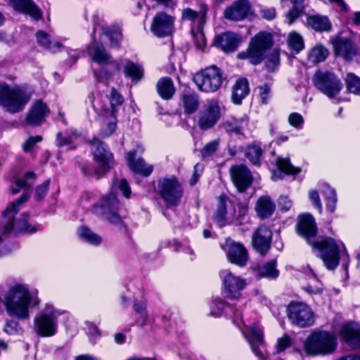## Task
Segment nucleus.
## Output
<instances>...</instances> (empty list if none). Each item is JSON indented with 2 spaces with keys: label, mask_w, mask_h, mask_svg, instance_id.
Wrapping results in <instances>:
<instances>
[{
  "label": "nucleus",
  "mask_w": 360,
  "mask_h": 360,
  "mask_svg": "<svg viewBox=\"0 0 360 360\" xmlns=\"http://www.w3.org/2000/svg\"><path fill=\"white\" fill-rule=\"evenodd\" d=\"M41 303L39 291L27 284L15 283L6 292L3 304L8 316L18 320H28L31 311Z\"/></svg>",
  "instance_id": "obj_1"
},
{
  "label": "nucleus",
  "mask_w": 360,
  "mask_h": 360,
  "mask_svg": "<svg viewBox=\"0 0 360 360\" xmlns=\"http://www.w3.org/2000/svg\"><path fill=\"white\" fill-rule=\"evenodd\" d=\"M94 32L91 34L92 41L89 46V53L92 60L100 64L105 65L110 63V56L103 48L107 40L110 41V46H118L122 34L120 30H111L105 27L104 20L98 15L93 18Z\"/></svg>",
  "instance_id": "obj_2"
},
{
  "label": "nucleus",
  "mask_w": 360,
  "mask_h": 360,
  "mask_svg": "<svg viewBox=\"0 0 360 360\" xmlns=\"http://www.w3.org/2000/svg\"><path fill=\"white\" fill-rule=\"evenodd\" d=\"M310 245L314 252L322 259L328 269L333 270L338 266L340 255L347 262L349 260L346 248L340 240L331 237H319Z\"/></svg>",
  "instance_id": "obj_3"
},
{
  "label": "nucleus",
  "mask_w": 360,
  "mask_h": 360,
  "mask_svg": "<svg viewBox=\"0 0 360 360\" xmlns=\"http://www.w3.org/2000/svg\"><path fill=\"white\" fill-rule=\"evenodd\" d=\"M117 188L122 192L124 197L127 198L130 197L131 190L127 181L124 179L120 181L115 179L112 182L111 193L101 200L100 205H94L92 208V212L95 214L114 224L120 221V217L117 213L119 201L112 193Z\"/></svg>",
  "instance_id": "obj_4"
},
{
  "label": "nucleus",
  "mask_w": 360,
  "mask_h": 360,
  "mask_svg": "<svg viewBox=\"0 0 360 360\" xmlns=\"http://www.w3.org/2000/svg\"><path fill=\"white\" fill-rule=\"evenodd\" d=\"M337 347L335 335L321 330L311 332L303 344L304 352L310 356L330 354L335 351Z\"/></svg>",
  "instance_id": "obj_5"
},
{
  "label": "nucleus",
  "mask_w": 360,
  "mask_h": 360,
  "mask_svg": "<svg viewBox=\"0 0 360 360\" xmlns=\"http://www.w3.org/2000/svg\"><path fill=\"white\" fill-rule=\"evenodd\" d=\"M64 311L56 308L51 303H46L33 320V328L41 337H52L57 333L58 317Z\"/></svg>",
  "instance_id": "obj_6"
},
{
  "label": "nucleus",
  "mask_w": 360,
  "mask_h": 360,
  "mask_svg": "<svg viewBox=\"0 0 360 360\" xmlns=\"http://www.w3.org/2000/svg\"><path fill=\"white\" fill-rule=\"evenodd\" d=\"M90 144L93 148L94 159L98 166L97 167L88 166L86 168L83 167L82 170L85 176H94L98 179L112 167L113 155L104 146L103 143L97 138L92 139L90 141Z\"/></svg>",
  "instance_id": "obj_7"
},
{
  "label": "nucleus",
  "mask_w": 360,
  "mask_h": 360,
  "mask_svg": "<svg viewBox=\"0 0 360 360\" xmlns=\"http://www.w3.org/2000/svg\"><path fill=\"white\" fill-rule=\"evenodd\" d=\"M32 94L20 88H10L0 83V105L6 111L15 113L22 111L29 102Z\"/></svg>",
  "instance_id": "obj_8"
},
{
  "label": "nucleus",
  "mask_w": 360,
  "mask_h": 360,
  "mask_svg": "<svg viewBox=\"0 0 360 360\" xmlns=\"http://www.w3.org/2000/svg\"><path fill=\"white\" fill-rule=\"evenodd\" d=\"M273 44L272 35L270 33L260 32L250 41L246 51L238 54L240 59H248L253 65H257L262 62L267 49Z\"/></svg>",
  "instance_id": "obj_9"
},
{
  "label": "nucleus",
  "mask_w": 360,
  "mask_h": 360,
  "mask_svg": "<svg viewBox=\"0 0 360 360\" xmlns=\"http://www.w3.org/2000/svg\"><path fill=\"white\" fill-rule=\"evenodd\" d=\"M313 81L314 86L328 98L335 99L337 103L343 101L337 98L343 88V84L335 74L329 72L318 71L315 73Z\"/></svg>",
  "instance_id": "obj_10"
},
{
  "label": "nucleus",
  "mask_w": 360,
  "mask_h": 360,
  "mask_svg": "<svg viewBox=\"0 0 360 360\" xmlns=\"http://www.w3.org/2000/svg\"><path fill=\"white\" fill-rule=\"evenodd\" d=\"M193 81L200 91L213 93L221 86L224 77L221 69L211 65L196 73Z\"/></svg>",
  "instance_id": "obj_11"
},
{
  "label": "nucleus",
  "mask_w": 360,
  "mask_h": 360,
  "mask_svg": "<svg viewBox=\"0 0 360 360\" xmlns=\"http://www.w3.org/2000/svg\"><path fill=\"white\" fill-rule=\"evenodd\" d=\"M158 190L160 198L171 206L179 204L184 194L181 183L173 175L160 179Z\"/></svg>",
  "instance_id": "obj_12"
},
{
  "label": "nucleus",
  "mask_w": 360,
  "mask_h": 360,
  "mask_svg": "<svg viewBox=\"0 0 360 360\" xmlns=\"http://www.w3.org/2000/svg\"><path fill=\"white\" fill-rule=\"evenodd\" d=\"M287 315L291 323L300 328L310 327L315 322L314 311L302 302H290L287 307Z\"/></svg>",
  "instance_id": "obj_13"
},
{
  "label": "nucleus",
  "mask_w": 360,
  "mask_h": 360,
  "mask_svg": "<svg viewBox=\"0 0 360 360\" xmlns=\"http://www.w3.org/2000/svg\"><path fill=\"white\" fill-rule=\"evenodd\" d=\"M226 296L231 300H238L242 291L246 288V279L236 276L229 270H222L219 273Z\"/></svg>",
  "instance_id": "obj_14"
},
{
  "label": "nucleus",
  "mask_w": 360,
  "mask_h": 360,
  "mask_svg": "<svg viewBox=\"0 0 360 360\" xmlns=\"http://www.w3.org/2000/svg\"><path fill=\"white\" fill-rule=\"evenodd\" d=\"M229 262L240 267L247 265L249 260L248 252L243 243L236 242L230 238L220 244Z\"/></svg>",
  "instance_id": "obj_15"
},
{
  "label": "nucleus",
  "mask_w": 360,
  "mask_h": 360,
  "mask_svg": "<svg viewBox=\"0 0 360 360\" xmlns=\"http://www.w3.org/2000/svg\"><path fill=\"white\" fill-rule=\"evenodd\" d=\"M221 115V108L216 101H208L199 112L198 124L202 130L212 128Z\"/></svg>",
  "instance_id": "obj_16"
},
{
  "label": "nucleus",
  "mask_w": 360,
  "mask_h": 360,
  "mask_svg": "<svg viewBox=\"0 0 360 360\" xmlns=\"http://www.w3.org/2000/svg\"><path fill=\"white\" fill-rule=\"evenodd\" d=\"M94 110L98 112V120L101 124L100 135L103 137H108L112 135L117 129V116L115 110H109L108 108L99 109L93 103Z\"/></svg>",
  "instance_id": "obj_17"
},
{
  "label": "nucleus",
  "mask_w": 360,
  "mask_h": 360,
  "mask_svg": "<svg viewBox=\"0 0 360 360\" xmlns=\"http://www.w3.org/2000/svg\"><path fill=\"white\" fill-rule=\"evenodd\" d=\"M174 18L164 12L157 13L152 21L150 30L158 37H165L172 34Z\"/></svg>",
  "instance_id": "obj_18"
},
{
  "label": "nucleus",
  "mask_w": 360,
  "mask_h": 360,
  "mask_svg": "<svg viewBox=\"0 0 360 360\" xmlns=\"http://www.w3.org/2000/svg\"><path fill=\"white\" fill-rule=\"evenodd\" d=\"M231 179L240 192H244L252 182V175L249 169L244 165L233 166L230 169Z\"/></svg>",
  "instance_id": "obj_19"
},
{
  "label": "nucleus",
  "mask_w": 360,
  "mask_h": 360,
  "mask_svg": "<svg viewBox=\"0 0 360 360\" xmlns=\"http://www.w3.org/2000/svg\"><path fill=\"white\" fill-rule=\"evenodd\" d=\"M333 46L337 55L342 56L347 60H350L360 54V37L356 47H354L351 40L342 37H338L334 39Z\"/></svg>",
  "instance_id": "obj_20"
},
{
  "label": "nucleus",
  "mask_w": 360,
  "mask_h": 360,
  "mask_svg": "<svg viewBox=\"0 0 360 360\" xmlns=\"http://www.w3.org/2000/svg\"><path fill=\"white\" fill-rule=\"evenodd\" d=\"M244 337L251 346L253 353L259 359H263V354L258 348L264 342L263 331L262 328L256 324L250 326H245V329L241 330Z\"/></svg>",
  "instance_id": "obj_21"
},
{
  "label": "nucleus",
  "mask_w": 360,
  "mask_h": 360,
  "mask_svg": "<svg viewBox=\"0 0 360 360\" xmlns=\"http://www.w3.org/2000/svg\"><path fill=\"white\" fill-rule=\"evenodd\" d=\"M297 229L298 233L304 238L309 244L317 238L316 237L317 229L315 219L309 213L300 216Z\"/></svg>",
  "instance_id": "obj_22"
},
{
  "label": "nucleus",
  "mask_w": 360,
  "mask_h": 360,
  "mask_svg": "<svg viewBox=\"0 0 360 360\" xmlns=\"http://www.w3.org/2000/svg\"><path fill=\"white\" fill-rule=\"evenodd\" d=\"M271 238L272 232L268 227H259L252 236L254 248L260 254L264 255L270 248Z\"/></svg>",
  "instance_id": "obj_23"
},
{
  "label": "nucleus",
  "mask_w": 360,
  "mask_h": 360,
  "mask_svg": "<svg viewBox=\"0 0 360 360\" xmlns=\"http://www.w3.org/2000/svg\"><path fill=\"white\" fill-rule=\"evenodd\" d=\"M143 153V148L138 147L135 150H131L127 153V160L129 167L135 173L141 174L143 176H149L153 170V167L147 165L141 158H136V153Z\"/></svg>",
  "instance_id": "obj_24"
},
{
  "label": "nucleus",
  "mask_w": 360,
  "mask_h": 360,
  "mask_svg": "<svg viewBox=\"0 0 360 360\" xmlns=\"http://www.w3.org/2000/svg\"><path fill=\"white\" fill-rule=\"evenodd\" d=\"M50 113V110L41 100L36 101L31 106L27 115V123L37 126L40 125Z\"/></svg>",
  "instance_id": "obj_25"
},
{
  "label": "nucleus",
  "mask_w": 360,
  "mask_h": 360,
  "mask_svg": "<svg viewBox=\"0 0 360 360\" xmlns=\"http://www.w3.org/2000/svg\"><path fill=\"white\" fill-rule=\"evenodd\" d=\"M250 11L248 0H238L224 11V16L232 20H242L245 18Z\"/></svg>",
  "instance_id": "obj_26"
},
{
  "label": "nucleus",
  "mask_w": 360,
  "mask_h": 360,
  "mask_svg": "<svg viewBox=\"0 0 360 360\" xmlns=\"http://www.w3.org/2000/svg\"><path fill=\"white\" fill-rule=\"evenodd\" d=\"M209 308L210 312L208 313V316H210L218 318L223 314L231 311L235 316L233 322H236V319L238 316L240 317V314L239 311L233 309V308L228 304L225 300L219 297H216L212 299V302L210 303Z\"/></svg>",
  "instance_id": "obj_27"
},
{
  "label": "nucleus",
  "mask_w": 360,
  "mask_h": 360,
  "mask_svg": "<svg viewBox=\"0 0 360 360\" xmlns=\"http://www.w3.org/2000/svg\"><path fill=\"white\" fill-rule=\"evenodd\" d=\"M277 169L272 172L271 179L278 181L282 179L285 174H295L300 172L298 167L292 166L288 158H278L276 160Z\"/></svg>",
  "instance_id": "obj_28"
},
{
  "label": "nucleus",
  "mask_w": 360,
  "mask_h": 360,
  "mask_svg": "<svg viewBox=\"0 0 360 360\" xmlns=\"http://www.w3.org/2000/svg\"><path fill=\"white\" fill-rule=\"evenodd\" d=\"M8 4L15 11L30 15L34 20L41 17L40 11L31 0H9Z\"/></svg>",
  "instance_id": "obj_29"
},
{
  "label": "nucleus",
  "mask_w": 360,
  "mask_h": 360,
  "mask_svg": "<svg viewBox=\"0 0 360 360\" xmlns=\"http://www.w3.org/2000/svg\"><path fill=\"white\" fill-rule=\"evenodd\" d=\"M8 4L15 11L30 15L34 20L41 17L40 11L31 0H9Z\"/></svg>",
  "instance_id": "obj_30"
},
{
  "label": "nucleus",
  "mask_w": 360,
  "mask_h": 360,
  "mask_svg": "<svg viewBox=\"0 0 360 360\" xmlns=\"http://www.w3.org/2000/svg\"><path fill=\"white\" fill-rule=\"evenodd\" d=\"M340 335L352 347L360 346V326L356 323H347L342 326Z\"/></svg>",
  "instance_id": "obj_31"
},
{
  "label": "nucleus",
  "mask_w": 360,
  "mask_h": 360,
  "mask_svg": "<svg viewBox=\"0 0 360 360\" xmlns=\"http://www.w3.org/2000/svg\"><path fill=\"white\" fill-rule=\"evenodd\" d=\"M255 209L258 217L266 219L274 212L276 205L269 195H262L257 200Z\"/></svg>",
  "instance_id": "obj_32"
},
{
  "label": "nucleus",
  "mask_w": 360,
  "mask_h": 360,
  "mask_svg": "<svg viewBox=\"0 0 360 360\" xmlns=\"http://www.w3.org/2000/svg\"><path fill=\"white\" fill-rule=\"evenodd\" d=\"M238 44V35L231 32H226L217 36L214 40L215 46L225 52L234 51Z\"/></svg>",
  "instance_id": "obj_33"
},
{
  "label": "nucleus",
  "mask_w": 360,
  "mask_h": 360,
  "mask_svg": "<svg viewBox=\"0 0 360 360\" xmlns=\"http://www.w3.org/2000/svg\"><path fill=\"white\" fill-rule=\"evenodd\" d=\"M249 84L245 78L238 79L232 87L231 99L235 104H240L249 94Z\"/></svg>",
  "instance_id": "obj_34"
},
{
  "label": "nucleus",
  "mask_w": 360,
  "mask_h": 360,
  "mask_svg": "<svg viewBox=\"0 0 360 360\" xmlns=\"http://www.w3.org/2000/svg\"><path fill=\"white\" fill-rule=\"evenodd\" d=\"M206 11H201L196 12L195 11L186 8L182 11L181 18L183 20H188L192 22V28L204 25L205 22Z\"/></svg>",
  "instance_id": "obj_35"
},
{
  "label": "nucleus",
  "mask_w": 360,
  "mask_h": 360,
  "mask_svg": "<svg viewBox=\"0 0 360 360\" xmlns=\"http://www.w3.org/2000/svg\"><path fill=\"white\" fill-rule=\"evenodd\" d=\"M326 202V210L330 214H333L336 209L338 202L337 193L335 188L330 187L328 184H324L321 191Z\"/></svg>",
  "instance_id": "obj_36"
},
{
  "label": "nucleus",
  "mask_w": 360,
  "mask_h": 360,
  "mask_svg": "<svg viewBox=\"0 0 360 360\" xmlns=\"http://www.w3.org/2000/svg\"><path fill=\"white\" fill-rule=\"evenodd\" d=\"M308 26L318 32H328L331 29V23L326 16L311 15L307 18Z\"/></svg>",
  "instance_id": "obj_37"
},
{
  "label": "nucleus",
  "mask_w": 360,
  "mask_h": 360,
  "mask_svg": "<svg viewBox=\"0 0 360 360\" xmlns=\"http://www.w3.org/2000/svg\"><path fill=\"white\" fill-rule=\"evenodd\" d=\"M157 91L161 98L165 100L170 99L175 92L172 80L169 77H162L157 83Z\"/></svg>",
  "instance_id": "obj_38"
},
{
  "label": "nucleus",
  "mask_w": 360,
  "mask_h": 360,
  "mask_svg": "<svg viewBox=\"0 0 360 360\" xmlns=\"http://www.w3.org/2000/svg\"><path fill=\"white\" fill-rule=\"evenodd\" d=\"M133 309L136 314L137 324L140 326H144L148 320L146 301L144 299L134 300Z\"/></svg>",
  "instance_id": "obj_39"
},
{
  "label": "nucleus",
  "mask_w": 360,
  "mask_h": 360,
  "mask_svg": "<svg viewBox=\"0 0 360 360\" xmlns=\"http://www.w3.org/2000/svg\"><path fill=\"white\" fill-rule=\"evenodd\" d=\"M123 71L127 77L139 81L143 75V68L141 65L130 60H126L123 65Z\"/></svg>",
  "instance_id": "obj_40"
},
{
  "label": "nucleus",
  "mask_w": 360,
  "mask_h": 360,
  "mask_svg": "<svg viewBox=\"0 0 360 360\" xmlns=\"http://www.w3.org/2000/svg\"><path fill=\"white\" fill-rule=\"evenodd\" d=\"M77 235L81 240L92 245H98L102 242L101 236L86 226L79 227L77 229Z\"/></svg>",
  "instance_id": "obj_41"
},
{
  "label": "nucleus",
  "mask_w": 360,
  "mask_h": 360,
  "mask_svg": "<svg viewBox=\"0 0 360 360\" xmlns=\"http://www.w3.org/2000/svg\"><path fill=\"white\" fill-rule=\"evenodd\" d=\"M248 122L246 116L239 119L231 117L227 120L224 124L223 127L229 133H240L244 127L247 126Z\"/></svg>",
  "instance_id": "obj_42"
},
{
  "label": "nucleus",
  "mask_w": 360,
  "mask_h": 360,
  "mask_svg": "<svg viewBox=\"0 0 360 360\" xmlns=\"http://www.w3.org/2000/svg\"><path fill=\"white\" fill-rule=\"evenodd\" d=\"M36 37L39 45L51 51L54 52L62 47V44L60 42H52L49 35L44 31H38L36 34Z\"/></svg>",
  "instance_id": "obj_43"
},
{
  "label": "nucleus",
  "mask_w": 360,
  "mask_h": 360,
  "mask_svg": "<svg viewBox=\"0 0 360 360\" xmlns=\"http://www.w3.org/2000/svg\"><path fill=\"white\" fill-rule=\"evenodd\" d=\"M36 179V174L33 172H27L25 174L24 177L15 181L14 185L11 187V192L16 194L21 188L30 187Z\"/></svg>",
  "instance_id": "obj_44"
},
{
  "label": "nucleus",
  "mask_w": 360,
  "mask_h": 360,
  "mask_svg": "<svg viewBox=\"0 0 360 360\" xmlns=\"http://www.w3.org/2000/svg\"><path fill=\"white\" fill-rule=\"evenodd\" d=\"M214 219L219 227L224 226L226 224V198L220 196L216 212L214 215Z\"/></svg>",
  "instance_id": "obj_45"
},
{
  "label": "nucleus",
  "mask_w": 360,
  "mask_h": 360,
  "mask_svg": "<svg viewBox=\"0 0 360 360\" xmlns=\"http://www.w3.org/2000/svg\"><path fill=\"white\" fill-rule=\"evenodd\" d=\"M287 44L294 53H298L304 48L303 37L297 32H291L287 38Z\"/></svg>",
  "instance_id": "obj_46"
},
{
  "label": "nucleus",
  "mask_w": 360,
  "mask_h": 360,
  "mask_svg": "<svg viewBox=\"0 0 360 360\" xmlns=\"http://www.w3.org/2000/svg\"><path fill=\"white\" fill-rule=\"evenodd\" d=\"M181 101L186 113L192 114L198 108V97L194 93L184 94Z\"/></svg>",
  "instance_id": "obj_47"
},
{
  "label": "nucleus",
  "mask_w": 360,
  "mask_h": 360,
  "mask_svg": "<svg viewBox=\"0 0 360 360\" xmlns=\"http://www.w3.org/2000/svg\"><path fill=\"white\" fill-rule=\"evenodd\" d=\"M263 151L259 146H249L245 150V157L252 165H260Z\"/></svg>",
  "instance_id": "obj_48"
},
{
  "label": "nucleus",
  "mask_w": 360,
  "mask_h": 360,
  "mask_svg": "<svg viewBox=\"0 0 360 360\" xmlns=\"http://www.w3.org/2000/svg\"><path fill=\"white\" fill-rule=\"evenodd\" d=\"M203 26L200 25L199 27L191 28V34L197 49L204 51L207 46V41L203 32Z\"/></svg>",
  "instance_id": "obj_49"
},
{
  "label": "nucleus",
  "mask_w": 360,
  "mask_h": 360,
  "mask_svg": "<svg viewBox=\"0 0 360 360\" xmlns=\"http://www.w3.org/2000/svg\"><path fill=\"white\" fill-rule=\"evenodd\" d=\"M259 274L263 277H267L269 278H276L278 276L279 271L276 269V260H272L262 266L259 269Z\"/></svg>",
  "instance_id": "obj_50"
},
{
  "label": "nucleus",
  "mask_w": 360,
  "mask_h": 360,
  "mask_svg": "<svg viewBox=\"0 0 360 360\" xmlns=\"http://www.w3.org/2000/svg\"><path fill=\"white\" fill-rule=\"evenodd\" d=\"M328 56V51L325 47L316 46L311 50L309 58L313 63H319L323 61Z\"/></svg>",
  "instance_id": "obj_51"
},
{
  "label": "nucleus",
  "mask_w": 360,
  "mask_h": 360,
  "mask_svg": "<svg viewBox=\"0 0 360 360\" xmlns=\"http://www.w3.org/2000/svg\"><path fill=\"white\" fill-rule=\"evenodd\" d=\"M345 83L349 92L360 95V77L353 73H348L345 78Z\"/></svg>",
  "instance_id": "obj_52"
},
{
  "label": "nucleus",
  "mask_w": 360,
  "mask_h": 360,
  "mask_svg": "<svg viewBox=\"0 0 360 360\" xmlns=\"http://www.w3.org/2000/svg\"><path fill=\"white\" fill-rule=\"evenodd\" d=\"M110 102L111 108L109 110H115V114L117 113V107L122 105L124 102V98L114 87L111 89L110 94Z\"/></svg>",
  "instance_id": "obj_53"
},
{
  "label": "nucleus",
  "mask_w": 360,
  "mask_h": 360,
  "mask_svg": "<svg viewBox=\"0 0 360 360\" xmlns=\"http://www.w3.org/2000/svg\"><path fill=\"white\" fill-rule=\"evenodd\" d=\"M288 121L290 126L297 130L302 129L304 127V117L298 112L290 113L288 116Z\"/></svg>",
  "instance_id": "obj_54"
},
{
  "label": "nucleus",
  "mask_w": 360,
  "mask_h": 360,
  "mask_svg": "<svg viewBox=\"0 0 360 360\" xmlns=\"http://www.w3.org/2000/svg\"><path fill=\"white\" fill-rule=\"evenodd\" d=\"M219 140H214L207 143L201 150L200 153L202 158H207L212 155L217 150L219 146Z\"/></svg>",
  "instance_id": "obj_55"
},
{
  "label": "nucleus",
  "mask_w": 360,
  "mask_h": 360,
  "mask_svg": "<svg viewBox=\"0 0 360 360\" xmlns=\"http://www.w3.org/2000/svg\"><path fill=\"white\" fill-rule=\"evenodd\" d=\"M174 249L176 252H183L186 254H188L191 255L190 259H193L194 253L193 250L189 246V244L187 241H184L183 243H180L177 240H174Z\"/></svg>",
  "instance_id": "obj_56"
},
{
  "label": "nucleus",
  "mask_w": 360,
  "mask_h": 360,
  "mask_svg": "<svg viewBox=\"0 0 360 360\" xmlns=\"http://www.w3.org/2000/svg\"><path fill=\"white\" fill-rule=\"evenodd\" d=\"M279 65V53L274 51L268 58L266 68L269 72L275 71Z\"/></svg>",
  "instance_id": "obj_57"
},
{
  "label": "nucleus",
  "mask_w": 360,
  "mask_h": 360,
  "mask_svg": "<svg viewBox=\"0 0 360 360\" xmlns=\"http://www.w3.org/2000/svg\"><path fill=\"white\" fill-rule=\"evenodd\" d=\"M262 104H267L271 98V88L267 84L259 86L257 89Z\"/></svg>",
  "instance_id": "obj_58"
},
{
  "label": "nucleus",
  "mask_w": 360,
  "mask_h": 360,
  "mask_svg": "<svg viewBox=\"0 0 360 360\" xmlns=\"http://www.w3.org/2000/svg\"><path fill=\"white\" fill-rule=\"evenodd\" d=\"M84 325L86 333L89 335L91 341H94L96 338L100 336L98 328L94 323L86 321Z\"/></svg>",
  "instance_id": "obj_59"
},
{
  "label": "nucleus",
  "mask_w": 360,
  "mask_h": 360,
  "mask_svg": "<svg viewBox=\"0 0 360 360\" xmlns=\"http://www.w3.org/2000/svg\"><path fill=\"white\" fill-rule=\"evenodd\" d=\"M314 283H310L303 288V290L311 295L320 294L323 291L322 284L315 278L313 280Z\"/></svg>",
  "instance_id": "obj_60"
},
{
  "label": "nucleus",
  "mask_w": 360,
  "mask_h": 360,
  "mask_svg": "<svg viewBox=\"0 0 360 360\" xmlns=\"http://www.w3.org/2000/svg\"><path fill=\"white\" fill-rule=\"evenodd\" d=\"M22 330L19 323L13 320L8 321L4 326V331L8 335H14L20 333Z\"/></svg>",
  "instance_id": "obj_61"
},
{
  "label": "nucleus",
  "mask_w": 360,
  "mask_h": 360,
  "mask_svg": "<svg viewBox=\"0 0 360 360\" xmlns=\"http://www.w3.org/2000/svg\"><path fill=\"white\" fill-rule=\"evenodd\" d=\"M309 198L312 205L319 210V213L322 212V204L320 196L317 191L311 190L309 191Z\"/></svg>",
  "instance_id": "obj_62"
},
{
  "label": "nucleus",
  "mask_w": 360,
  "mask_h": 360,
  "mask_svg": "<svg viewBox=\"0 0 360 360\" xmlns=\"http://www.w3.org/2000/svg\"><path fill=\"white\" fill-rule=\"evenodd\" d=\"M303 11L302 6H294L286 15L287 22L289 25H291L294 21L301 15Z\"/></svg>",
  "instance_id": "obj_63"
},
{
  "label": "nucleus",
  "mask_w": 360,
  "mask_h": 360,
  "mask_svg": "<svg viewBox=\"0 0 360 360\" xmlns=\"http://www.w3.org/2000/svg\"><path fill=\"white\" fill-rule=\"evenodd\" d=\"M112 75V73L108 72L106 70L104 69H101L99 71H94V76L98 82L105 83L106 84H108Z\"/></svg>",
  "instance_id": "obj_64"
}]
</instances>
